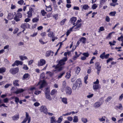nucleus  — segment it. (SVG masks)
<instances>
[{"label":"nucleus","instance_id":"21","mask_svg":"<svg viewBox=\"0 0 123 123\" xmlns=\"http://www.w3.org/2000/svg\"><path fill=\"white\" fill-rule=\"evenodd\" d=\"M12 119L13 120H16L19 118V115L18 114L17 115H15L12 117Z\"/></svg>","mask_w":123,"mask_h":123},{"label":"nucleus","instance_id":"23","mask_svg":"<svg viewBox=\"0 0 123 123\" xmlns=\"http://www.w3.org/2000/svg\"><path fill=\"white\" fill-rule=\"evenodd\" d=\"M71 71H68L65 77L67 79H68L70 78L71 76L70 74Z\"/></svg>","mask_w":123,"mask_h":123},{"label":"nucleus","instance_id":"59","mask_svg":"<svg viewBox=\"0 0 123 123\" xmlns=\"http://www.w3.org/2000/svg\"><path fill=\"white\" fill-rule=\"evenodd\" d=\"M123 98V93L119 97V100L120 101H121Z\"/></svg>","mask_w":123,"mask_h":123},{"label":"nucleus","instance_id":"32","mask_svg":"<svg viewBox=\"0 0 123 123\" xmlns=\"http://www.w3.org/2000/svg\"><path fill=\"white\" fill-rule=\"evenodd\" d=\"M89 7L88 6L87 4L84 5L82 6V8L84 10H87Z\"/></svg>","mask_w":123,"mask_h":123},{"label":"nucleus","instance_id":"43","mask_svg":"<svg viewBox=\"0 0 123 123\" xmlns=\"http://www.w3.org/2000/svg\"><path fill=\"white\" fill-rule=\"evenodd\" d=\"M105 52H103L102 54H101L100 56V57L102 59H103L104 58L105 55Z\"/></svg>","mask_w":123,"mask_h":123},{"label":"nucleus","instance_id":"54","mask_svg":"<svg viewBox=\"0 0 123 123\" xmlns=\"http://www.w3.org/2000/svg\"><path fill=\"white\" fill-rule=\"evenodd\" d=\"M50 14H48L46 15V16L45 17V18H46L47 20H48L49 18L50 17Z\"/></svg>","mask_w":123,"mask_h":123},{"label":"nucleus","instance_id":"25","mask_svg":"<svg viewBox=\"0 0 123 123\" xmlns=\"http://www.w3.org/2000/svg\"><path fill=\"white\" fill-rule=\"evenodd\" d=\"M6 68L5 67L0 68V74L2 73L6 72Z\"/></svg>","mask_w":123,"mask_h":123},{"label":"nucleus","instance_id":"45","mask_svg":"<svg viewBox=\"0 0 123 123\" xmlns=\"http://www.w3.org/2000/svg\"><path fill=\"white\" fill-rule=\"evenodd\" d=\"M19 58L22 61L25 59H27V57L26 56H19Z\"/></svg>","mask_w":123,"mask_h":123},{"label":"nucleus","instance_id":"41","mask_svg":"<svg viewBox=\"0 0 123 123\" xmlns=\"http://www.w3.org/2000/svg\"><path fill=\"white\" fill-rule=\"evenodd\" d=\"M116 14V12L115 11L109 13V15L112 16H115Z\"/></svg>","mask_w":123,"mask_h":123},{"label":"nucleus","instance_id":"4","mask_svg":"<svg viewBox=\"0 0 123 123\" xmlns=\"http://www.w3.org/2000/svg\"><path fill=\"white\" fill-rule=\"evenodd\" d=\"M48 36L52 38V42H54L55 39H57V37L54 36V32L50 31L49 33L48 34Z\"/></svg>","mask_w":123,"mask_h":123},{"label":"nucleus","instance_id":"15","mask_svg":"<svg viewBox=\"0 0 123 123\" xmlns=\"http://www.w3.org/2000/svg\"><path fill=\"white\" fill-rule=\"evenodd\" d=\"M76 18L75 17H73L70 19V21L71 23L73 24L74 23H74L76 22Z\"/></svg>","mask_w":123,"mask_h":123},{"label":"nucleus","instance_id":"9","mask_svg":"<svg viewBox=\"0 0 123 123\" xmlns=\"http://www.w3.org/2000/svg\"><path fill=\"white\" fill-rule=\"evenodd\" d=\"M20 27L23 29H25L26 28H29L30 25L29 24L26 23H22L20 26Z\"/></svg>","mask_w":123,"mask_h":123},{"label":"nucleus","instance_id":"51","mask_svg":"<svg viewBox=\"0 0 123 123\" xmlns=\"http://www.w3.org/2000/svg\"><path fill=\"white\" fill-rule=\"evenodd\" d=\"M97 7V5L96 4H94L92 5V8L93 9H96Z\"/></svg>","mask_w":123,"mask_h":123},{"label":"nucleus","instance_id":"39","mask_svg":"<svg viewBox=\"0 0 123 123\" xmlns=\"http://www.w3.org/2000/svg\"><path fill=\"white\" fill-rule=\"evenodd\" d=\"M119 109L122 110L123 109V106L121 104H119L118 105L116 106Z\"/></svg>","mask_w":123,"mask_h":123},{"label":"nucleus","instance_id":"26","mask_svg":"<svg viewBox=\"0 0 123 123\" xmlns=\"http://www.w3.org/2000/svg\"><path fill=\"white\" fill-rule=\"evenodd\" d=\"M78 119L77 116H75L74 117L73 119V122L74 123H76L78 122Z\"/></svg>","mask_w":123,"mask_h":123},{"label":"nucleus","instance_id":"28","mask_svg":"<svg viewBox=\"0 0 123 123\" xmlns=\"http://www.w3.org/2000/svg\"><path fill=\"white\" fill-rule=\"evenodd\" d=\"M15 63H16L17 66H18L19 65H22L23 64V62L21 61L17 60L15 61Z\"/></svg>","mask_w":123,"mask_h":123},{"label":"nucleus","instance_id":"34","mask_svg":"<svg viewBox=\"0 0 123 123\" xmlns=\"http://www.w3.org/2000/svg\"><path fill=\"white\" fill-rule=\"evenodd\" d=\"M83 123H86L87 122V120L86 118H85L84 117L82 118L81 119Z\"/></svg>","mask_w":123,"mask_h":123},{"label":"nucleus","instance_id":"14","mask_svg":"<svg viewBox=\"0 0 123 123\" xmlns=\"http://www.w3.org/2000/svg\"><path fill=\"white\" fill-rule=\"evenodd\" d=\"M75 84L78 86V87H79L81 85V80L80 79H78L76 80V83Z\"/></svg>","mask_w":123,"mask_h":123},{"label":"nucleus","instance_id":"22","mask_svg":"<svg viewBox=\"0 0 123 123\" xmlns=\"http://www.w3.org/2000/svg\"><path fill=\"white\" fill-rule=\"evenodd\" d=\"M61 100L63 103L65 104H68L67 99L65 98H62Z\"/></svg>","mask_w":123,"mask_h":123},{"label":"nucleus","instance_id":"55","mask_svg":"<svg viewBox=\"0 0 123 123\" xmlns=\"http://www.w3.org/2000/svg\"><path fill=\"white\" fill-rule=\"evenodd\" d=\"M35 89L36 88L35 87H31L29 89V90L31 91H32Z\"/></svg>","mask_w":123,"mask_h":123},{"label":"nucleus","instance_id":"38","mask_svg":"<svg viewBox=\"0 0 123 123\" xmlns=\"http://www.w3.org/2000/svg\"><path fill=\"white\" fill-rule=\"evenodd\" d=\"M65 72H63L62 73H61L59 75H58V79L59 78H61L62 76L65 74Z\"/></svg>","mask_w":123,"mask_h":123},{"label":"nucleus","instance_id":"1","mask_svg":"<svg viewBox=\"0 0 123 123\" xmlns=\"http://www.w3.org/2000/svg\"><path fill=\"white\" fill-rule=\"evenodd\" d=\"M67 57H64L63 59L60 60L56 66H53V67L55 68V69H58L59 71H60L62 70L63 68L62 66L65 64V62L67 61Z\"/></svg>","mask_w":123,"mask_h":123},{"label":"nucleus","instance_id":"58","mask_svg":"<svg viewBox=\"0 0 123 123\" xmlns=\"http://www.w3.org/2000/svg\"><path fill=\"white\" fill-rule=\"evenodd\" d=\"M40 77L42 79H43L45 77L44 73V72L42 73L41 74Z\"/></svg>","mask_w":123,"mask_h":123},{"label":"nucleus","instance_id":"16","mask_svg":"<svg viewBox=\"0 0 123 123\" xmlns=\"http://www.w3.org/2000/svg\"><path fill=\"white\" fill-rule=\"evenodd\" d=\"M57 122V121L55 119V117L53 116L50 118V123H56Z\"/></svg>","mask_w":123,"mask_h":123},{"label":"nucleus","instance_id":"48","mask_svg":"<svg viewBox=\"0 0 123 123\" xmlns=\"http://www.w3.org/2000/svg\"><path fill=\"white\" fill-rule=\"evenodd\" d=\"M67 19L66 18H65L62 20L60 22V24L61 25H63L65 22L66 21Z\"/></svg>","mask_w":123,"mask_h":123},{"label":"nucleus","instance_id":"62","mask_svg":"<svg viewBox=\"0 0 123 123\" xmlns=\"http://www.w3.org/2000/svg\"><path fill=\"white\" fill-rule=\"evenodd\" d=\"M67 119L68 120L70 121H71L73 120L72 117H68Z\"/></svg>","mask_w":123,"mask_h":123},{"label":"nucleus","instance_id":"2","mask_svg":"<svg viewBox=\"0 0 123 123\" xmlns=\"http://www.w3.org/2000/svg\"><path fill=\"white\" fill-rule=\"evenodd\" d=\"M22 16V15L21 13L18 12L16 14L14 18V19L16 22L19 21L20 20Z\"/></svg>","mask_w":123,"mask_h":123},{"label":"nucleus","instance_id":"7","mask_svg":"<svg viewBox=\"0 0 123 123\" xmlns=\"http://www.w3.org/2000/svg\"><path fill=\"white\" fill-rule=\"evenodd\" d=\"M103 101L98 102L95 103L94 104V107L95 108H97L100 106L103 103Z\"/></svg>","mask_w":123,"mask_h":123},{"label":"nucleus","instance_id":"63","mask_svg":"<svg viewBox=\"0 0 123 123\" xmlns=\"http://www.w3.org/2000/svg\"><path fill=\"white\" fill-rule=\"evenodd\" d=\"M62 85L64 87H65L66 86V82L65 81H64L63 82Z\"/></svg>","mask_w":123,"mask_h":123},{"label":"nucleus","instance_id":"40","mask_svg":"<svg viewBox=\"0 0 123 123\" xmlns=\"http://www.w3.org/2000/svg\"><path fill=\"white\" fill-rule=\"evenodd\" d=\"M46 74H47L50 77L52 76L53 74V72H51L50 71L47 72H46Z\"/></svg>","mask_w":123,"mask_h":123},{"label":"nucleus","instance_id":"31","mask_svg":"<svg viewBox=\"0 0 123 123\" xmlns=\"http://www.w3.org/2000/svg\"><path fill=\"white\" fill-rule=\"evenodd\" d=\"M57 91L55 89H53L52 90L50 94L51 95L55 94L57 93Z\"/></svg>","mask_w":123,"mask_h":123},{"label":"nucleus","instance_id":"19","mask_svg":"<svg viewBox=\"0 0 123 123\" xmlns=\"http://www.w3.org/2000/svg\"><path fill=\"white\" fill-rule=\"evenodd\" d=\"M93 87L94 90H96L99 88H100V86L98 84H94L93 86Z\"/></svg>","mask_w":123,"mask_h":123},{"label":"nucleus","instance_id":"56","mask_svg":"<svg viewBox=\"0 0 123 123\" xmlns=\"http://www.w3.org/2000/svg\"><path fill=\"white\" fill-rule=\"evenodd\" d=\"M77 87L78 86L76 84H74L73 87V90H75Z\"/></svg>","mask_w":123,"mask_h":123},{"label":"nucleus","instance_id":"3","mask_svg":"<svg viewBox=\"0 0 123 123\" xmlns=\"http://www.w3.org/2000/svg\"><path fill=\"white\" fill-rule=\"evenodd\" d=\"M40 110L41 112H43L46 114H47L48 109L45 106H41L40 107Z\"/></svg>","mask_w":123,"mask_h":123},{"label":"nucleus","instance_id":"42","mask_svg":"<svg viewBox=\"0 0 123 123\" xmlns=\"http://www.w3.org/2000/svg\"><path fill=\"white\" fill-rule=\"evenodd\" d=\"M30 76L29 74L28 73L25 74L23 76V78L25 79H26Z\"/></svg>","mask_w":123,"mask_h":123},{"label":"nucleus","instance_id":"17","mask_svg":"<svg viewBox=\"0 0 123 123\" xmlns=\"http://www.w3.org/2000/svg\"><path fill=\"white\" fill-rule=\"evenodd\" d=\"M95 68L97 69H101V66L100 65V64L98 62L96 63L95 64Z\"/></svg>","mask_w":123,"mask_h":123},{"label":"nucleus","instance_id":"37","mask_svg":"<svg viewBox=\"0 0 123 123\" xmlns=\"http://www.w3.org/2000/svg\"><path fill=\"white\" fill-rule=\"evenodd\" d=\"M51 51L50 50L47 51L45 55L46 56L48 57L51 54Z\"/></svg>","mask_w":123,"mask_h":123},{"label":"nucleus","instance_id":"8","mask_svg":"<svg viewBox=\"0 0 123 123\" xmlns=\"http://www.w3.org/2000/svg\"><path fill=\"white\" fill-rule=\"evenodd\" d=\"M66 93L68 95H71L72 92V90L68 86H67L66 89Z\"/></svg>","mask_w":123,"mask_h":123},{"label":"nucleus","instance_id":"35","mask_svg":"<svg viewBox=\"0 0 123 123\" xmlns=\"http://www.w3.org/2000/svg\"><path fill=\"white\" fill-rule=\"evenodd\" d=\"M80 68L79 67H77L75 70V73L78 74V73L80 72Z\"/></svg>","mask_w":123,"mask_h":123},{"label":"nucleus","instance_id":"10","mask_svg":"<svg viewBox=\"0 0 123 123\" xmlns=\"http://www.w3.org/2000/svg\"><path fill=\"white\" fill-rule=\"evenodd\" d=\"M46 63V61L45 60L43 59H41L39 62H38V66H42L44 65Z\"/></svg>","mask_w":123,"mask_h":123},{"label":"nucleus","instance_id":"60","mask_svg":"<svg viewBox=\"0 0 123 123\" xmlns=\"http://www.w3.org/2000/svg\"><path fill=\"white\" fill-rule=\"evenodd\" d=\"M110 19L109 17L108 16H107L105 18V21L108 22H109L110 21Z\"/></svg>","mask_w":123,"mask_h":123},{"label":"nucleus","instance_id":"50","mask_svg":"<svg viewBox=\"0 0 123 123\" xmlns=\"http://www.w3.org/2000/svg\"><path fill=\"white\" fill-rule=\"evenodd\" d=\"M118 40L119 41H122V42H123V36L122 35L120 37H118Z\"/></svg>","mask_w":123,"mask_h":123},{"label":"nucleus","instance_id":"64","mask_svg":"<svg viewBox=\"0 0 123 123\" xmlns=\"http://www.w3.org/2000/svg\"><path fill=\"white\" fill-rule=\"evenodd\" d=\"M24 3V1L23 0H20L18 2V3L19 4L22 5Z\"/></svg>","mask_w":123,"mask_h":123},{"label":"nucleus","instance_id":"47","mask_svg":"<svg viewBox=\"0 0 123 123\" xmlns=\"http://www.w3.org/2000/svg\"><path fill=\"white\" fill-rule=\"evenodd\" d=\"M39 19L37 18H35L32 19V21L33 22H37L39 21Z\"/></svg>","mask_w":123,"mask_h":123},{"label":"nucleus","instance_id":"30","mask_svg":"<svg viewBox=\"0 0 123 123\" xmlns=\"http://www.w3.org/2000/svg\"><path fill=\"white\" fill-rule=\"evenodd\" d=\"M46 98L49 100H52L49 94H47L45 95Z\"/></svg>","mask_w":123,"mask_h":123},{"label":"nucleus","instance_id":"29","mask_svg":"<svg viewBox=\"0 0 123 123\" xmlns=\"http://www.w3.org/2000/svg\"><path fill=\"white\" fill-rule=\"evenodd\" d=\"M86 39L84 37H81L80 40L83 43H85L86 42Z\"/></svg>","mask_w":123,"mask_h":123},{"label":"nucleus","instance_id":"13","mask_svg":"<svg viewBox=\"0 0 123 123\" xmlns=\"http://www.w3.org/2000/svg\"><path fill=\"white\" fill-rule=\"evenodd\" d=\"M14 17V14L12 12H10L8 13L7 18L9 20H11Z\"/></svg>","mask_w":123,"mask_h":123},{"label":"nucleus","instance_id":"52","mask_svg":"<svg viewBox=\"0 0 123 123\" xmlns=\"http://www.w3.org/2000/svg\"><path fill=\"white\" fill-rule=\"evenodd\" d=\"M88 75H87L84 78V82L86 84H87V80L88 78Z\"/></svg>","mask_w":123,"mask_h":123},{"label":"nucleus","instance_id":"5","mask_svg":"<svg viewBox=\"0 0 123 123\" xmlns=\"http://www.w3.org/2000/svg\"><path fill=\"white\" fill-rule=\"evenodd\" d=\"M19 71V69L18 68H11L10 70V72L13 74H15L17 73Z\"/></svg>","mask_w":123,"mask_h":123},{"label":"nucleus","instance_id":"49","mask_svg":"<svg viewBox=\"0 0 123 123\" xmlns=\"http://www.w3.org/2000/svg\"><path fill=\"white\" fill-rule=\"evenodd\" d=\"M19 98L16 97L15 98V101L16 103L17 104H18V102H19Z\"/></svg>","mask_w":123,"mask_h":123},{"label":"nucleus","instance_id":"44","mask_svg":"<svg viewBox=\"0 0 123 123\" xmlns=\"http://www.w3.org/2000/svg\"><path fill=\"white\" fill-rule=\"evenodd\" d=\"M112 98V97L111 96L108 97L105 100L106 102H109L111 100Z\"/></svg>","mask_w":123,"mask_h":123},{"label":"nucleus","instance_id":"53","mask_svg":"<svg viewBox=\"0 0 123 123\" xmlns=\"http://www.w3.org/2000/svg\"><path fill=\"white\" fill-rule=\"evenodd\" d=\"M83 55L86 57H88L89 56V54L88 53H83Z\"/></svg>","mask_w":123,"mask_h":123},{"label":"nucleus","instance_id":"20","mask_svg":"<svg viewBox=\"0 0 123 123\" xmlns=\"http://www.w3.org/2000/svg\"><path fill=\"white\" fill-rule=\"evenodd\" d=\"M26 117L25 118L24 120L21 123H25L28 120V113L27 112H26Z\"/></svg>","mask_w":123,"mask_h":123},{"label":"nucleus","instance_id":"33","mask_svg":"<svg viewBox=\"0 0 123 123\" xmlns=\"http://www.w3.org/2000/svg\"><path fill=\"white\" fill-rule=\"evenodd\" d=\"M105 117H102L98 118V120L100 122L105 121Z\"/></svg>","mask_w":123,"mask_h":123},{"label":"nucleus","instance_id":"6","mask_svg":"<svg viewBox=\"0 0 123 123\" xmlns=\"http://www.w3.org/2000/svg\"><path fill=\"white\" fill-rule=\"evenodd\" d=\"M46 84V82L44 80H43L42 81H40L38 84V85H40L39 88L40 89H41V88H43L45 85Z\"/></svg>","mask_w":123,"mask_h":123},{"label":"nucleus","instance_id":"27","mask_svg":"<svg viewBox=\"0 0 123 123\" xmlns=\"http://www.w3.org/2000/svg\"><path fill=\"white\" fill-rule=\"evenodd\" d=\"M45 95L49 94L50 93L49 89V88H47L45 89Z\"/></svg>","mask_w":123,"mask_h":123},{"label":"nucleus","instance_id":"12","mask_svg":"<svg viewBox=\"0 0 123 123\" xmlns=\"http://www.w3.org/2000/svg\"><path fill=\"white\" fill-rule=\"evenodd\" d=\"M33 11L32 8H30L29 9V11L27 12V17L28 18H30L32 15V12Z\"/></svg>","mask_w":123,"mask_h":123},{"label":"nucleus","instance_id":"24","mask_svg":"<svg viewBox=\"0 0 123 123\" xmlns=\"http://www.w3.org/2000/svg\"><path fill=\"white\" fill-rule=\"evenodd\" d=\"M13 84L14 86H19L18 80H14L13 81Z\"/></svg>","mask_w":123,"mask_h":123},{"label":"nucleus","instance_id":"18","mask_svg":"<svg viewBox=\"0 0 123 123\" xmlns=\"http://www.w3.org/2000/svg\"><path fill=\"white\" fill-rule=\"evenodd\" d=\"M24 90L22 89H17L16 91H15L14 93H16V94H18L19 93L22 92Z\"/></svg>","mask_w":123,"mask_h":123},{"label":"nucleus","instance_id":"36","mask_svg":"<svg viewBox=\"0 0 123 123\" xmlns=\"http://www.w3.org/2000/svg\"><path fill=\"white\" fill-rule=\"evenodd\" d=\"M62 116H61L59 118L58 120L57 121V123H60L62 121Z\"/></svg>","mask_w":123,"mask_h":123},{"label":"nucleus","instance_id":"46","mask_svg":"<svg viewBox=\"0 0 123 123\" xmlns=\"http://www.w3.org/2000/svg\"><path fill=\"white\" fill-rule=\"evenodd\" d=\"M52 10V8L50 6H49L48 7H47L46 8V10L48 11H51Z\"/></svg>","mask_w":123,"mask_h":123},{"label":"nucleus","instance_id":"61","mask_svg":"<svg viewBox=\"0 0 123 123\" xmlns=\"http://www.w3.org/2000/svg\"><path fill=\"white\" fill-rule=\"evenodd\" d=\"M24 66L23 67V69L25 70H27L28 69V68L26 65L24 64Z\"/></svg>","mask_w":123,"mask_h":123},{"label":"nucleus","instance_id":"11","mask_svg":"<svg viewBox=\"0 0 123 123\" xmlns=\"http://www.w3.org/2000/svg\"><path fill=\"white\" fill-rule=\"evenodd\" d=\"M73 25H74L73 26L74 29H75V30H78V29L81 26V24H77V23H74L73 24Z\"/></svg>","mask_w":123,"mask_h":123},{"label":"nucleus","instance_id":"57","mask_svg":"<svg viewBox=\"0 0 123 123\" xmlns=\"http://www.w3.org/2000/svg\"><path fill=\"white\" fill-rule=\"evenodd\" d=\"M107 0H101L100 1V5H102Z\"/></svg>","mask_w":123,"mask_h":123}]
</instances>
